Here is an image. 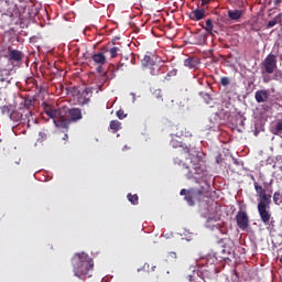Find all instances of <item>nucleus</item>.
Instances as JSON below:
<instances>
[{
    "label": "nucleus",
    "instance_id": "18",
    "mask_svg": "<svg viewBox=\"0 0 282 282\" xmlns=\"http://www.w3.org/2000/svg\"><path fill=\"white\" fill-rule=\"evenodd\" d=\"M104 78H106V80H111L113 78H116V66H111L109 67V70L104 73Z\"/></svg>",
    "mask_w": 282,
    "mask_h": 282
},
{
    "label": "nucleus",
    "instance_id": "13",
    "mask_svg": "<svg viewBox=\"0 0 282 282\" xmlns=\"http://www.w3.org/2000/svg\"><path fill=\"white\" fill-rule=\"evenodd\" d=\"M8 58L13 63H19L23 61V52L19 50H10L8 53Z\"/></svg>",
    "mask_w": 282,
    "mask_h": 282
},
{
    "label": "nucleus",
    "instance_id": "33",
    "mask_svg": "<svg viewBox=\"0 0 282 282\" xmlns=\"http://www.w3.org/2000/svg\"><path fill=\"white\" fill-rule=\"evenodd\" d=\"M221 254H223V259H227L226 254L228 256L232 254V250L225 247L224 249H221Z\"/></svg>",
    "mask_w": 282,
    "mask_h": 282
},
{
    "label": "nucleus",
    "instance_id": "28",
    "mask_svg": "<svg viewBox=\"0 0 282 282\" xmlns=\"http://www.w3.org/2000/svg\"><path fill=\"white\" fill-rule=\"evenodd\" d=\"M153 96L156 100H159V102L164 101V95L162 94L161 89L154 90Z\"/></svg>",
    "mask_w": 282,
    "mask_h": 282
},
{
    "label": "nucleus",
    "instance_id": "29",
    "mask_svg": "<svg viewBox=\"0 0 282 282\" xmlns=\"http://www.w3.org/2000/svg\"><path fill=\"white\" fill-rule=\"evenodd\" d=\"M186 279L189 282H195L197 279V271L193 270L191 273H187Z\"/></svg>",
    "mask_w": 282,
    "mask_h": 282
},
{
    "label": "nucleus",
    "instance_id": "42",
    "mask_svg": "<svg viewBox=\"0 0 282 282\" xmlns=\"http://www.w3.org/2000/svg\"><path fill=\"white\" fill-rule=\"evenodd\" d=\"M273 3L274 6H279L281 3V0H274Z\"/></svg>",
    "mask_w": 282,
    "mask_h": 282
},
{
    "label": "nucleus",
    "instance_id": "20",
    "mask_svg": "<svg viewBox=\"0 0 282 282\" xmlns=\"http://www.w3.org/2000/svg\"><path fill=\"white\" fill-rule=\"evenodd\" d=\"M214 25H213V20L208 19L206 20V26H204V30H206V32H208V34H217V31L214 30Z\"/></svg>",
    "mask_w": 282,
    "mask_h": 282
},
{
    "label": "nucleus",
    "instance_id": "23",
    "mask_svg": "<svg viewBox=\"0 0 282 282\" xmlns=\"http://www.w3.org/2000/svg\"><path fill=\"white\" fill-rule=\"evenodd\" d=\"M273 135H281L282 133V120H278L274 128L272 129Z\"/></svg>",
    "mask_w": 282,
    "mask_h": 282
},
{
    "label": "nucleus",
    "instance_id": "32",
    "mask_svg": "<svg viewBox=\"0 0 282 282\" xmlns=\"http://www.w3.org/2000/svg\"><path fill=\"white\" fill-rule=\"evenodd\" d=\"M1 111L3 116H10L12 112L10 111V106H2Z\"/></svg>",
    "mask_w": 282,
    "mask_h": 282
},
{
    "label": "nucleus",
    "instance_id": "15",
    "mask_svg": "<svg viewBox=\"0 0 282 282\" xmlns=\"http://www.w3.org/2000/svg\"><path fill=\"white\" fill-rule=\"evenodd\" d=\"M204 17H206V11L204 9H196L189 14V19H192V21H202Z\"/></svg>",
    "mask_w": 282,
    "mask_h": 282
},
{
    "label": "nucleus",
    "instance_id": "27",
    "mask_svg": "<svg viewBox=\"0 0 282 282\" xmlns=\"http://www.w3.org/2000/svg\"><path fill=\"white\" fill-rule=\"evenodd\" d=\"M110 54V58H116L118 56V52H120V47L113 46L110 50H107Z\"/></svg>",
    "mask_w": 282,
    "mask_h": 282
},
{
    "label": "nucleus",
    "instance_id": "38",
    "mask_svg": "<svg viewBox=\"0 0 282 282\" xmlns=\"http://www.w3.org/2000/svg\"><path fill=\"white\" fill-rule=\"evenodd\" d=\"M263 83H270V76H263Z\"/></svg>",
    "mask_w": 282,
    "mask_h": 282
},
{
    "label": "nucleus",
    "instance_id": "10",
    "mask_svg": "<svg viewBox=\"0 0 282 282\" xmlns=\"http://www.w3.org/2000/svg\"><path fill=\"white\" fill-rule=\"evenodd\" d=\"M262 67L265 74H274L276 69V55L270 53L262 62Z\"/></svg>",
    "mask_w": 282,
    "mask_h": 282
},
{
    "label": "nucleus",
    "instance_id": "8",
    "mask_svg": "<svg viewBox=\"0 0 282 282\" xmlns=\"http://www.w3.org/2000/svg\"><path fill=\"white\" fill-rule=\"evenodd\" d=\"M10 120H13V122H22V124L28 123V127H30V118H32V111L26 109L23 112H20L19 110H13L10 116Z\"/></svg>",
    "mask_w": 282,
    "mask_h": 282
},
{
    "label": "nucleus",
    "instance_id": "37",
    "mask_svg": "<svg viewBox=\"0 0 282 282\" xmlns=\"http://www.w3.org/2000/svg\"><path fill=\"white\" fill-rule=\"evenodd\" d=\"M171 144H172V147H174V148L182 147V144H178V145H177V143L175 142V140H172V141H171Z\"/></svg>",
    "mask_w": 282,
    "mask_h": 282
},
{
    "label": "nucleus",
    "instance_id": "11",
    "mask_svg": "<svg viewBox=\"0 0 282 282\" xmlns=\"http://www.w3.org/2000/svg\"><path fill=\"white\" fill-rule=\"evenodd\" d=\"M253 186L258 197L260 198L258 204L272 203V195L267 194L265 189L263 188V186H261V184H259V182H254Z\"/></svg>",
    "mask_w": 282,
    "mask_h": 282
},
{
    "label": "nucleus",
    "instance_id": "12",
    "mask_svg": "<svg viewBox=\"0 0 282 282\" xmlns=\"http://www.w3.org/2000/svg\"><path fill=\"white\" fill-rule=\"evenodd\" d=\"M269 98H270V93L267 89L257 90L254 94V99L259 104L268 102Z\"/></svg>",
    "mask_w": 282,
    "mask_h": 282
},
{
    "label": "nucleus",
    "instance_id": "17",
    "mask_svg": "<svg viewBox=\"0 0 282 282\" xmlns=\"http://www.w3.org/2000/svg\"><path fill=\"white\" fill-rule=\"evenodd\" d=\"M212 210L216 212L215 216H209L207 221H219V219H221V214H217V208H219V206L217 205V203H215L214 205L210 206Z\"/></svg>",
    "mask_w": 282,
    "mask_h": 282
},
{
    "label": "nucleus",
    "instance_id": "24",
    "mask_svg": "<svg viewBox=\"0 0 282 282\" xmlns=\"http://www.w3.org/2000/svg\"><path fill=\"white\" fill-rule=\"evenodd\" d=\"M110 129L112 131H120V129H122V123L118 120H112L110 121Z\"/></svg>",
    "mask_w": 282,
    "mask_h": 282
},
{
    "label": "nucleus",
    "instance_id": "3",
    "mask_svg": "<svg viewBox=\"0 0 282 282\" xmlns=\"http://www.w3.org/2000/svg\"><path fill=\"white\" fill-rule=\"evenodd\" d=\"M74 276L84 281L90 270H94V259L85 252L75 253L72 258Z\"/></svg>",
    "mask_w": 282,
    "mask_h": 282
},
{
    "label": "nucleus",
    "instance_id": "9",
    "mask_svg": "<svg viewBox=\"0 0 282 282\" xmlns=\"http://www.w3.org/2000/svg\"><path fill=\"white\" fill-rule=\"evenodd\" d=\"M270 204L272 203H258V213L264 226H268V224H270V220L272 219V213L270 212Z\"/></svg>",
    "mask_w": 282,
    "mask_h": 282
},
{
    "label": "nucleus",
    "instance_id": "43",
    "mask_svg": "<svg viewBox=\"0 0 282 282\" xmlns=\"http://www.w3.org/2000/svg\"><path fill=\"white\" fill-rule=\"evenodd\" d=\"M215 228H221V226L220 225H216Z\"/></svg>",
    "mask_w": 282,
    "mask_h": 282
},
{
    "label": "nucleus",
    "instance_id": "25",
    "mask_svg": "<svg viewBox=\"0 0 282 282\" xmlns=\"http://www.w3.org/2000/svg\"><path fill=\"white\" fill-rule=\"evenodd\" d=\"M128 197V200L133 205V206H138L139 204V197H138V194H128L127 195Z\"/></svg>",
    "mask_w": 282,
    "mask_h": 282
},
{
    "label": "nucleus",
    "instance_id": "30",
    "mask_svg": "<svg viewBox=\"0 0 282 282\" xmlns=\"http://www.w3.org/2000/svg\"><path fill=\"white\" fill-rule=\"evenodd\" d=\"M34 102H36L34 98H26L24 100V107H26V109H29V107H34Z\"/></svg>",
    "mask_w": 282,
    "mask_h": 282
},
{
    "label": "nucleus",
    "instance_id": "22",
    "mask_svg": "<svg viewBox=\"0 0 282 282\" xmlns=\"http://www.w3.org/2000/svg\"><path fill=\"white\" fill-rule=\"evenodd\" d=\"M143 67H151L152 65H154L155 61H153L151 58V56L149 55H144L143 59L141 61Z\"/></svg>",
    "mask_w": 282,
    "mask_h": 282
},
{
    "label": "nucleus",
    "instance_id": "44",
    "mask_svg": "<svg viewBox=\"0 0 282 282\" xmlns=\"http://www.w3.org/2000/svg\"><path fill=\"white\" fill-rule=\"evenodd\" d=\"M1 82H2V83H6V78H1Z\"/></svg>",
    "mask_w": 282,
    "mask_h": 282
},
{
    "label": "nucleus",
    "instance_id": "40",
    "mask_svg": "<svg viewBox=\"0 0 282 282\" xmlns=\"http://www.w3.org/2000/svg\"><path fill=\"white\" fill-rule=\"evenodd\" d=\"M130 63H131L132 65H135V58H134L133 56H131Z\"/></svg>",
    "mask_w": 282,
    "mask_h": 282
},
{
    "label": "nucleus",
    "instance_id": "39",
    "mask_svg": "<svg viewBox=\"0 0 282 282\" xmlns=\"http://www.w3.org/2000/svg\"><path fill=\"white\" fill-rule=\"evenodd\" d=\"M203 6H208L210 3V0H202Z\"/></svg>",
    "mask_w": 282,
    "mask_h": 282
},
{
    "label": "nucleus",
    "instance_id": "6",
    "mask_svg": "<svg viewBox=\"0 0 282 282\" xmlns=\"http://www.w3.org/2000/svg\"><path fill=\"white\" fill-rule=\"evenodd\" d=\"M68 91L74 98H77V102L82 106L87 105L91 100V89L89 88L80 90L78 87H72Z\"/></svg>",
    "mask_w": 282,
    "mask_h": 282
},
{
    "label": "nucleus",
    "instance_id": "26",
    "mask_svg": "<svg viewBox=\"0 0 282 282\" xmlns=\"http://www.w3.org/2000/svg\"><path fill=\"white\" fill-rule=\"evenodd\" d=\"M273 202L276 206H280L282 204L281 192L278 191L273 194Z\"/></svg>",
    "mask_w": 282,
    "mask_h": 282
},
{
    "label": "nucleus",
    "instance_id": "7",
    "mask_svg": "<svg viewBox=\"0 0 282 282\" xmlns=\"http://www.w3.org/2000/svg\"><path fill=\"white\" fill-rule=\"evenodd\" d=\"M235 220L240 230H248L250 228V216L248 212L240 208L235 216Z\"/></svg>",
    "mask_w": 282,
    "mask_h": 282
},
{
    "label": "nucleus",
    "instance_id": "1",
    "mask_svg": "<svg viewBox=\"0 0 282 282\" xmlns=\"http://www.w3.org/2000/svg\"><path fill=\"white\" fill-rule=\"evenodd\" d=\"M185 160L175 159L174 163L180 166L183 175L187 180H199L197 175H204V152L191 149L188 147L183 148Z\"/></svg>",
    "mask_w": 282,
    "mask_h": 282
},
{
    "label": "nucleus",
    "instance_id": "14",
    "mask_svg": "<svg viewBox=\"0 0 282 282\" xmlns=\"http://www.w3.org/2000/svg\"><path fill=\"white\" fill-rule=\"evenodd\" d=\"M91 61L95 65H107V56L102 52H97L91 55Z\"/></svg>",
    "mask_w": 282,
    "mask_h": 282
},
{
    "label": "nucleus",
    "instance_id": "31",
    "mask_svg": "<svg viewBox=\"0 0 282 282\" xmlns=\"http://www.w3.org/2000/svg\"><path fill=\"white\" fill-rule=\"evenodd\" d=\"M220 85L223 87H228V85H230V77H226V76L221 77L220 78Z\"/></svg>",
    "mask_w": 282,
    "mask_h": 282
},
{
    "label": "nucleus",
    "instance_id": "16",
    "mask_svg": "<svg viewBox=\"0 0 282 282\" xmlns=\"http://www.w3.org/2000/svg\"><path fill=\"white\" fill-rule=\"evenodd\" d=\"M243 15V12L241 10H229L228 17L231 21H239L241 17Z\"/></svg>",
    "mask_w": 282,
    "mask_h": 282
},
{
    "label": "nucleus",
    "instance_id": "4",
    "mask_svg": "<svg viewBox=\"0 0 282 282\" xmlns=\"http://www.w3.org/2000/svg\"><path fill=\"white\" fill-rule=\"evenodd\" d=\"M1 8L4 17H9L13 25H19V23H25L28 21V14L25 9H19L17 3L10 0H2Z\"/></svg>",
    "mask_w": 282,
    "mask_h": 282
},
{
    "label": "nucleus",
    "instance_id": "19",
    "mask_svg": "<svg viewBox=\"0 0 282 282\" xmlns=\"http://www.w3.org/2000/svg\"><path fill=\"white\" fill-rule=\"evenodd\" d=\"M185 67H188L189 69H195L197 67V59L193 57H188L184 61Z\"/></svg>",
    "mask_w": 282,
    "mask_h": 282
},
{
    "label": "nucleus",
    "instance_id": "36",
    "mask_svg": "<svg viewBox=\"0 0 282 282\" xmlns=\"http://www.w3.org/2000/svg\"><path fill=\"white\" fill-rule=\"evenodd\" d=\"M96 72L98 74H105V70L102 69V65H97Z\"/></svg>",
    "mask_w": 282,
    "mask_h": 282
},
{
    "label": "nucleus",
    "instance_id": "21",
    "mask_svg": "<svg viewBox=\"0 0 282 282\" xmlns=\"http://www.w3.org/2000/svg\"><path fill=\"white\" fill-rule=\"evenodd\" d=\"M148 69H150L151 76H158V74H160L161 66L154 62L151 66L148 67Z\"/></svg>",
    "mask_w": 282,
    "mask_h": 282
},
{
    "label": "nucleus",
    "instance_id": "35",
    "mask_svg": "<svg viewBox=\"0 0 282 282\" xmlns=\"http://www.w3.org/2000/svg\"><path fill=\"white\" fill-rule=\"evenodd\" d=\"M276 23H278L276 19L269 21L267 24L268 30H270V28H274V25H276Z\"/></svg>",
    "mask_w": 282,
    "mask_h": 282
},
{
    "label": "nucleus",
    "instance_id": "5",
    "mask_svg": "<svg viewBox=\"0 0 282 282\" xmlns=\"http://www.w3.org/2000/svg\"><path fill=\"white\" fill-rule=\"evenodd\" d=\"M208 193L206 187L200 185L199 187H191L189 189H181L180 195H184L185 202H187L188 206H195V204H199L204 199V196Z\"/></svg>",
    "mask_w": 282,
    "mask_h": 282
},
{
    "label": "nucleus",
    "instance_id": "45",
    "mask_svg": "<svg viewBox=\"0 0 282 282\" xmlns=\"http://www.w3.org/2000/svg\"><path fill=\"white\" fill-rule=\"evenodd\" d=\"M19 1H23V0H19Z\"/></svg>",
    "mask_w": 282,
    "mask_h": 282
},
{
    "label": "nucleus",
    "instance_id": "41",
    "mask_svg": "<svg viewBox=\"0 0 282 282\" xmlns=\"http://www.w3.org/2000/svg\"><path fill=\"white\" fill-rule=\"evenodd\" d=\"M122 67H124V63H120L117 67V69H122Z\"/></svg>",
    "mask_w": 282,
    "mask_h": 282
},
{
    "label": "nucleus",
    "instance_id": "34",
    "mask_svg": "<svg viewBox=\"0 0 282 282\" xmlns=\"http://www.w3.org/2000/svg\"><path fill=\"white\" fill-rule=\"evenodd\" d=\"M117 117L119 118V120H124V118H127V113H124V110H118Z\"/></svg>",
    "mask_w": 282,
    "mask_h": 282
},
{
    "label": "nucleus",
    "instance_id": "2",
    "mask_svg": "<svg viewBox=\"0 0 282 282\" xmlns=\"http://www.w3.org/2000/svg\"><path fill=\"white\" fill-rule=\"evenodd\" d=\"M44 113L51 118L57 129H69L72 122H79L83 118L80 108H69L62 106L58 109L46 102L43 104Z\"/></svg>",
    "mask_w": 282,
    "mask_h": 282
}]
</instances>
